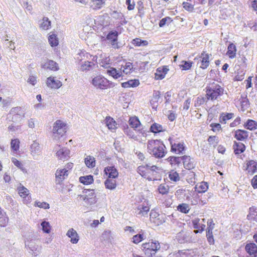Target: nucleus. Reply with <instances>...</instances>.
<instances>
[{
  "instance_id": "obj_36",
  "label": "nucleus",
  "mask_w": 257,
  "mask_h": 257,
  "mask_svg": "<svg viewBox=\"0 0 257 257\" xmlns=\"http://www.w3.org/2000/svg\"><path fill=\"white\" fill-rule=\"evenodd\" d=\"M208 188V184L206 182H202L196 186V191L198 193H204L207 191Z\"/></svg>"
},
{
  "instance_id": "obj_45",
  "label": "nucleus",
  "mask_w": 257,
  "mask_h": 257,
  "mask_svg": "<svg viewBox=\"0 0 257 257\" xmlns=\"http://www.w3.org/2000/svg\"><path fill=\"white\" fill-rule=\"evenodd\" d=\"M48 41L52 47L56 46L58 44V40L56 38V36L54 34L49 36Z\"/></svg>"
},
{
  "instance_id": "obj_48",
  "label": "nucleus",
  "mask_w": 257,
  "mask_h": 257,
  "mask_svg": "<svg viewBox=\"0 0 257 257\" xmlns=\"http://www.w3.org/2000/svg\"><path fill=\"white\" fill-rule=\"evenodd\" d=\"M43 231L47 233H49L50 232L51 226L50 223L46 221H43L41 224Z\"/></svg>"
},
{
  "instance_id": "obj_44",
  "label": "nucleus",
  "mask_w": 257,
  "mask_h": 257,
  "mask_svg": "<svg viewBox=\"0 0 257 257\" xmlns=\"http://www.w3.org/2000/svg\"><path fill=\"white\" fill-rule=\"evenodd\" d=\"M169 178L171 181L175 182H176L180 180L179 174L174 170H172L170 172L169 174Z\"/></svg>"
},
{
  "instance_id": "obj_15",
  "label": "nucleus",
  "mask_w": 257,
  "mask_h": 257,
  "mask_svg": "<svg viewBox=\"0 0 257 257\" xmlns=\"http://www.w3.org/2000/svg\"><path fill=\"white\" fill-rule=\"evenodd\" d=\"M181 159L183 161V165L185 169L191 170L195 167V163L194 160L190 156H182Z\"/></svg>"
},
{
  "instance_id": "obj_38",
  "label": "nucleus",
  "mask_w": 257,
  "mask_h": 257,
  "mask_svg": "<svg viewBox=\"0 0 257 257\" xmlns=\"http://www.w3.org/2000/svg\"><path fill=\"white\" fill-rule=\"evenodd\" d=\"M177 209L180 212L186 214L189 212L190 210V207L188 204L182 203L177 206Z\"/></svg>"
},
{
  "instance_id": "obj_33",
  "label": "nucleus",
  "mask_w": 257,
  "mask_h": 257,
  "mask_svg": "<svg viewBox=\"0 0 257 257\" xmlns=\"http://www.w3.org/2000/svg\"><path fill=\"white\" fill-rule=\"evenodd\" d=\"M243 125L245 128L251 131L257 129V122L252 119H248Z\"/></svg>"
},
{
  "instance_id": "obj_12",
  "label": "nucleus",
  "mask_w": 257,
  "mask_h": 257,
  "mask_svg": "<svg viewBox=\"0 0 257 257\" xmlns=\"http://www.w3.org/2000/svg\"><path fill=\"white\" fill-rule=\"evenodd\" d=\"M118 33L116 31L110 32L106 36V39L109 41L112 47L114 49H118L117 45Z\"/></svg>"
},
{
  "instance_id": "obj_60",
  "label": "nucleus",
  "mask_w": 257,
  "mask_h": 257,
  "mask_svg": "<svg viewBox=\"0 0 257 257\" xmlns=\"http://www.w3.org/2000/svg\"><path fill=\"white\" fill-rule=\"evenodd\" d=\"M183 8L189 12H192L194 10V7L191 4L187 2H184L183 3Z\"/></svg>"
},
{
  "instance_id": "obj_29",
  "label": "nucleus",
  "mask_w": 257,
  "mask_h": 257,
  "mask_svg": "<svg viewBox=\"0 0 257 257\" xmlns=\"http://www.w3.org/2000/svg\"><path fill=\"white\" fill-rule=\"evenodd\" d=\"M140 84L139 80H130L121 83V86L123 88L136 87Z\"/></svg>"
},
{
  "instance_id": "obj_21",
  "label": "nucleus",
  "mask_w": 257,
  "mask_h": 257,
  "mask_svg": "<svg viewBox=\"0 0 257 257\" xmlns=\"http://www.w3.org/2000/svg\"><path fill=\"white\" fill-rule=\"evenodd\" d=\"M170 144L171 145V151L172 152L178 154L183 153V151L184 150L185 148L184 143H173L171 142Z\"/></svg>"
},
{
  "instance_id": "obj_23",
  "label": "nucleus",
  "mask_w": 257,
  "mask_h": 257,
  "mask_svg": "<svg viewBox=\"0 0 257 257\" xmlns=\"http://www.w3.org/2000/svg\"><path fill=\"white\" fill-rule=\"evenodd\" d=\"M192 224L193 227L197 229V230H194L195 233L202 232L205 227L204 224L200 223V219L198 218H195L192 220Z\"/></svg>"
},
{
  "instance_id": "obj_56",
  "label": "nucleus",
  "mask_w": 257,
  "mask_h": 257,
  "mask_svg": "<svg viewBox=\"0 0 257 257\" xmlns=\"http://www.w3.org/2000/svg\"><path fill=\"white\" fill-rule=\"evenodd\" d=\"M182 63L184 64L180 66L181 68H182V70H187L191 68L192 62H188V61H182Z\"/></svg>"
},
{
  "instance_id": "obj_18",
  "label": "nucleus",
  "mask_w": 257,
  "mask_h": 257,
  "mask_svg": "<svg viewBox=\"0 0 257 257\" xmlns=\"http://www.w3.org/2000/svg\"><path fill=\"white\" fill-rule=\"evenodd\" d=\"M66 235L70 238V242L72 243L76 244L79 240V236L75 230L73 228L69 229L67 232Z\"/></svg>"
},
{
  "instance_id": "obj_28",
  "label": "nucleus",
  "mask_w": 257,
  "mask_h": 257,
  "mask_svg": "<svg viewBox=\"0 0 257 257\" xmlns=\"http://www.w3.org/2000/svg\"><path fill=\"white\" fill-rule=\"evenodd\" d=\"M105 123L109 130H114L117 128L115 121L111 117L107 116L105 118Z\"/></svg>"
},
{
  "instance_id": "obj_31",
  "label": "nucleus",
  "mask_w": 257,
  "mask_h": 257,
  "mask_svg": "<svg viewBox=\"0 0 257 257\" xmlns=\"http://www.w3.org/2000/svg\"><path fill=\"white\" fill-rule=\"evenodd\" d=\"M106 73L113 77L114 79H117L122 75V72L116 70L115 68L110 67L107 69Z\"/></svg>"
},
{
  "instance_id": "obj_10",
  "label": "nucleus",
  "mask_w": 257,
  "mask_h": 257,
  "mask_svg": "<svg viewBox=\"0 0 257 257\" xmlns=\"http://www.w3.org/2000/svg\"><path fill=\"white\" fill-rule=\"evenodd\" d=\"M60 146L57 145L54 149L56 151V155L59 160H65L70 158V151L66 148L59 149Z\"/></svg>"
},
{
  "instance_id": "obj_58",
  "label": "nucleus",
  "mask_w": 257,
  "mask_h": 257,
  "mask_svg": "<svg viewBox=\"0 0 257 257\" xmlns=\"http://www.w3.org/2000/svg\"><path fill=\"white\" fill-rule=\"evenodd\" d=\"M12 161L13 163V164L19 169H21L23 171L25 170L23 165L22 164L21 162L18 161L17 159L15 158H12Z\"/></svg>"
},
{
  "instance_id": "obj_64",
  "label": "nucleus",
  "mask_w": 257,
  "mask_h": 257,
  "mask_svg": "<svg viewBox=\"0 0 257 257\" xmlns=\"http://www.w3.org/2000/svg\"><path fill=\"white\" fill-rule=\"evenodd\" d=\"M251 184L254 189H257V175H255L251 179Z\"/></svg>"
},
{
  "instance_id": "obj_3",
  "label": "nucleus",
  "mask_w": 257,
  "mask_h": 257,
  "mask_svg": "<svg viewBox=\"0 0 257 257\" xmlns=\"http://www.w3.org/2000/svg\"><path fill=\"white\" fill-rule=\"evenodd\" d=\"M91 83L96 88L101 90L113 88L115 86L114 83L109 81L101 75L94 77L92 80Z\"/></svg>"
},
{
  "instance_id": "obj_20",
  "label": "nucleus",
  "mask_w": 257,
  "mask_h": 257,
  "mask_svg": "<svg viewBox=\"0 0 257 257\" xmlns=\"http://www.w3.org/2000/svg\"><path fill=\"white\" fill-rule=\"evenodd\" d=\"M41 67L46 69H49L52 71H57L59 69L58 64L53 60H48L45 63L42 64Z\"/></svg>"
},
{
  "instance_id": "obj_22",
  "label": "nucleus",
  "mask_w": 257,
  "mask_h": 257,
  "mask_svg": "<svg viewBox=\"0 0 257 257\" xmlns=\"http://www.w3.org/2000/svg\"><path fill=\"white\" fill-rule=\"evenodd\" d=\"M209 55L207 54H205L204 52L201 53L200 59L201 65L200 67L203 69H206L209 65Z\"/></svg>"
},
{
  "instance_id": "obj_17",
  "label": "nucleus",
  "mask_w": 257,
  "mask_h": 257,
  "mask_svg": "<svg viewBox=\"0 0 257 257\" xmlns=\"http://www.w3.org/2000/svg\"><path fill=\"white\" fill-rule=\"evenodd\" d=\"M104 172L108 178L115 179L118 175V173L114 166H108L105 168Z\"/></svg>"
},
{
  "instance_id": "obj_41",
  "label": "nucleus",
  "mask_w": 257,
  "mask_h": 257,
  "mask_svg": "<svg viewBox=\"0 0 257 257\" xmlns=\"http://www.w3.org/2000/svg\"><path fill=\"white\" fill-rule=\"evenodd\" d=\"M150 131L154 133H157L164 131L163 126L159 123H154L150 127Z\"/></svg>"
},
{
  "instance_id": "obj_13",
  "label": "nucleus",
  "mask_w": 257,
  "mask_h": 257,
  "mask_svg": "<svg viewBox=\"0 0 257 257\" xmlns=\"http://www.w3.org/2000/svg\"><path fill=\"white\" fill-rule=\"evenodd\" d=\"M46 84L48 87L52 89H58L62 85L60 80L55 79L54 77L52 76L47 78Z\"/></svg>"
},
{
  "instance_id": "obj_51",
  "label": "nucleus",
  "mask_w": 257,
  "mask_h": 257,
  "mask_svg": "<svg viewBox=\"0 0 257 257\" xmlns=\"http://www.w3.org/2000/svg\"><path fill=\"white\" fill-rule=\"evenodd\" d=\"M35 206H37L43 209H49L50 208L49 204L46 202H40L36 201L35 202Z\"/></svg>"
},
{
  "instance_id": "obj_62",
  "label": "nucleus",
  "mask_w": 257,
  "mask_h": 257,
  "mask_svg": "<svg viewBox=\"0 0 257 257\" xmlns=\"http://www.w3.org/2000/svg\"><path fill=\"white\" fill-rule=\"evenodd\" d=\"M217 137L216 136H210L208 139V141L210 144L214 145L217 143Z\"/></svg>"
},
{
  "instance_id": "obj_35",
  "label": "nucleus",
  "mask_w": 257,
  "mask_h": 257,
  "mask_svg": "<svg viewBox=\"0 0 257 257\" xmlns=\"http://www.w3.org/2000/svg\"><path fill=\"white\" fill-rule=\"evenodd\" d=\"M79 181L84 185H89L93 182V178L92 175L81 176L79 178Z\"/></svg>"
},
{
  "instance_id": "obj_37",
  "label": "nucleus",
  "mask_w": 257,
  "mask_h": 257,
  "mask_svg": "<svg viewBox=\"0 0 257 257\" xmlns=\"http://www.w3.org/2000/svg\"><path fill=\"white\" fill-rule=\"evenodd\" d=\"M104 4L103 0H92L91 7L94 10H98L102 7Z\"/></svg>"
},
{
  "instance_id": "obj_27",
  "label": "nucleus",
  "mask_w": 257,
  "mask_h": 257,
  "mask_svg": "<svg viewBox=\"0 0 257 257\" xmlns=\"http://www.w3.org/2000/svg\"><path fill=\"white\" fill-rule=\"evenodd\" d=\"M233 149L235 154H240L245 151V146L242 143H237L236 142H234L233 145Z\"/></svg>"
},
{
  "instance_id": "obj_53",
  "label": "nucleus",
  "mask_w": 257,
  "mask_h": 257,
  "mask_svg": "<svg viewBox=\"0 0 257 257\" xmlns=\"http://www.w3.org/2000/svg\"><path fill=\"white\" fill-rule=\"evenodd\" d=\"M19 141L18 139L12 140L11 145V148L15 151H17L19 149Z\"/></svg>"
},
{
  "instance_id": "obj_47",
  "label": "nucleus",
  "mask_w": 257,
  "mask_h": 257,
  "mask_svg": "<svg viewBox=\"0 0 257 257\" xmlns=\"http://www.w3.org/2000/svg\"><path fill=\"white\" fill-rule=\"evenodd\" d=\"M257 216V207L252 206L249 208V214L247 216L248 219H252L253 216Z\"/></svg>"
},
{
  "instance_id": "obj_14",
  "label": "nucleus",
  "mask_w": 257,
  "mask_h": 257,
  "mask_svg": "<svg viewBox=\"0 0 257 257\" xmlns=\"http://www.w3.org/2000/svg\"><path fill=\"white\" fill-rule=\"evenodd\" d=\"M67 170L66 169L57 170L55 173L56 182L57 184H60L63 180L68 176Z\"/></svg>"
},
{
  "instance_id": "obj_34",
  "label": "nucleus",
  "mask_w": 257,
  "mask_h": 257,
  "mask_svg": "<svg viewBox=\"0 0 257 257\" xmlns=\"http://www.w3.org/2000/svg\"><path fill=\"white\" fill-rule=\"evenodd\" d=\"M149 167H150V165L148 164L145 166H140L137 168V172L143 177L146 178L147 172L149 171Z\"/></svg>"
},
{
  "instance_id": "obj_39",
  "label": "nucleus",
  "mask_w": 257,
  "mask_h": 257,
  "mask_svg": "<svg viewBox=\"0 0 257 257\" xmlns=\"http://www.w3.org/2000/svg\"><path fill=\"white\" fill-rule=\"evenodd\" d=\"M85 163L88 168H93L95 165V158L92 156H87L85 159Z\"/></svg>"
},
{
  "instance_id": "obj_50",
  "label": "nucleus",
  "mask_w": 257,
  "mask_h": 257,
  "mask_svg": "<svg viewBox=\"0 0 257 257\" xmlns=\"http://www.w3.org/2000/svg\"><path fill=\"white\" fill-rule=\"evenodd\" d=\"M9 218L6 216L5 213H2L0 215V225L1 226H6L8 222Z\"/></svg>"
},
{
  "instance_id": "obj_8",
  "label": "nucleus",
  "mask_w": 257,
  "mask_h": 257,
  "mask_svg": "<svg viewBox=\"0 0 257 257\" xmlns=\"http://www.w3.org/2000/svg\"><path fill=\"white\" fill-rule=\"evenodd\" d=\"M66 126L65 123L62 121L57 120L54 124L53 133L54 135H59L62 136L66 132Z\"/></svg>"
},
{
  "instance_id": "obj_43",
  "label": "nucleus",
  "mask_w": 257,
  "mask_h": 257,
  "mask_svg": "<svg viewBox=\"0 0 257 257\" xmlns=\"http://www.w3.org/2000/svg\"><path fill=\"white\" fill-rule=\"evenodd\" d=\"M123 131L124 133L130 138L138 140L137 137L135 135L134 132L129 128L127 125L126 124L125 126H124Z\"/></svg>"
},
{
  "instance_id": "obj_46",
  "label": "nucleus",
  "mask_w": 257,
  "mask_h": 257,
  "mask_svg": "<svg viewBox=\"0 0 257 257\" xmlns=\"http://www.w3.org/2000/svg\"><path fill=\"white\" fill-rule=\"evenodd\" d=\"M122 72L124 73L127 74L128 73H130L131 70L133 68L132 63L131 62H127L125 64L124 66H121V69H122Z\"/></svg>"
},
{
  "instance_id": "obj_4",
  "label": "nucleus",
  "mask_w": 257,
  "mask_h": 257,
  "mask_svg": "<svg viewBox=\"0 0 257 257\" xmlns=\"http://www.w3.org/2000/svg\"><path fill=\"white\" fill-rule=\"evenodd\" d=\"M224 89L219 84L214 82L207 87L206 94L208 99L211 100L217 99L218 96L223 94Z\"/></svg>"
},
{
  "instance_id": "obj_61",
  "label": "nucleus",
  "mask_w": 257,
  "mask_h": 257,
  "mask_svg": "<svg viewBox=\"0 0 257 257\" xmlns=\"http://www.w3.org/2000/svg\"><path fill=\"white\" fill-rule=\"evenodd\" d=\"M91 66V62L89 61H85L84 63H82L81 65V70L82 71H84L86 70H88L89 68Z\"/></svg>"
},
{
  "instance_id": "obj_54",
  "label": "nucleus",
  "mask_w": 257,
  "mask_h": 257,
  "mask_svg": "<svg viewBox=\"0 0 257 257\" xmlns=\"http://www.w3.org/2000/svg\"><path fill=\"white\" fill-rule=\"evenodd\" d=\"M144 239L143 235L141 234H138L134 235L132 238V241L135 243H139L142 240Z\"/></svg>"
},
{
  "instance_id": "obj_2",
  "label": "nucleus",
  "mask_w": 257,
  "mask_h": 257,
  "mask_svg": "<svg viewBox=\"0 0 257 257\" xmlns=\"http://www.w3.org/2000/svg\"><path fill=\"white\" fill-rule=\"evenodd\" d=\"M161 248L160 243L156 240H151L149 242L144 243L142 245V249L148 257L155 255Z\"/></svg>"
},
{
  "instance_id": "obj_24",
  "label": "nucleus",
  "mask_w": 257,
  "mask_h": 257,
  "mask_svg": "<svg viewBox=\"0 0 257 257\" xmlns=\"http://www.w3.org/2000/svg\"><path fill=\"white\" fill-rule=\"evenodd\" d=\"M10 114L13 115L12 119H14V117L16 118L18 117L19 118L25 117V113L20 107H15L13 108L10 111Z\"/></svg>"
},
{
  "instance_id": "obj_57",
  "label": "nucleus",
  "mask_w": 257,
  "mask_h": 257,
  "mask_svg": "<svg viewBox=\"0 0 257 257\" xmlns=\"http://www.w3.org/2000/svg\"><path fill=\"white\" fill-rule=\"evenodd\" d=\"M134 44L137 46H145L148 44L147 41H142L139 39H136L134 40Z\"/></svg>"
},
{
  "instance_id": "obj_63",
  "label": "nucleus",
  "mask_w": 257,
  "mask_h": 257,
  "mask_svg": "<svg viewBox=\"0 0 257 257\" xmlns=\"http://www.w3.org/2000/svg\"><path fill=\"white\" fill-rule=\"evenodd\" d=\"M168 119L170 120V121H173L175 119L176 116V115H175V113L171 111V110H169L168 111Z\"/></svg>"
},
{
  "instance_id": "obj_25",
  "label": "nucleus",
  "mask_w": 257,
  "mask_h": 257,
  "mask_svg": "<svg viewBox=\"0 0 257 257\" xmlns=\"http://www.w3.org/2000/svg\"><path fill=\"white\" fill-rule=\"evenodd\" d=\"M257 170V163L253 160H250L246 164V170L248 174L252 175Z\"/></svg>"
},
{
  "instance_id": "obj_49",
  "label": "nucleus",
  "mask_w": 257,
  "mask_h": 257,
  "mask_svg": "<svg viewBox=\"0 0 257 257\" xmlns=\"http://www.w3.org/2000/svg\"><path fill=\"white\" fill-rule=\"evenodd\" d=\"M158 190L160 194H166L169 192V187L165 184H161L159 186Z\"/></svg>"
},
{
  "instance_id": "obj_32",
  "label": "nucleus",
  "mask_w": 257,
  "mask_h": 257,
  "mask_svg": "<svg viewBox=\"0 0 257 257\" xmlns=\"http://www.w3.org/2000/svg\"><path fill=\"white\" fill-rule=\"evenodd\" d=\"M104 185L106 188L110 190H113L116 187V181L114 179L108 178L105 180Z\"/></svg>"
},
{
  "instance_id": "obj_1",
  "label": "nucleus",
  "mask_w": 257,
  "mask_h": 257,
  "mask_svg": "<svg viewBox=\"0 0 257 257\" xmlns=\"http://www.w3.org/2000/svg\"><path fill=\"white\" fill-rule=\"evenodd\" d=\"M165 149V146L160 140H151L148 142V153L157 158H161L165 156L167 153Z\"/></svg>"
},
{
  "instance_id": "obj_40",
  "label": "nucleus",
  "mask_w": 257,
  "mask_h": 257,
  "mask_svg": "<svg viewBox=\"0 0 257 257\" xmlns=\"http://www.w3.org/2000/svg\"><path fill=\"white\" fill-rule=\"evenodd\" d=\"M40 28L43 30L48 29L51 25V22L47 17L43 18L42 22L40 24Z\"/></svg>"
},
{
  "instance_id": "obj_19",
  "label": "nucleus",
  "mask_w": 257,
  "mask_h": 257,
  "mask_svg": "<svg viewBox=\"0 0 257 257\" xmlns=\"http://www.w3.org/2000/svg\"><path fill=\"white\" fill-rule=\"evenodd\" d=\"M248 137V132L243 130H237L235 132L234 138L240 141H245Z\"/></svg>"
},
{
  "instance_id": "obj_42",
  "label": "nucleus",
  "mask_w": 257,
  "mask_h": 257,
  "mask_svg": "<svg viewBox=\"0 0 257 257\" xmlns=\"http://www.w3.org/2000/svg\"><path fill=\"white\" fill-rule=\"evenodd\" d=\"M233 115L232 113H222L219 117V121L222 123H226V120L232 118Z\"/></svg>"
},
{
  "instance_id": "obj_7",
  "label": "nucleus",
  "mask_w": 257,
  "mask_h": 257,
  "mask_svg": "<svg viewBox=\"0 0 257 257\" xmlns=\"http://www.w3.org/2000/svg\"><path fill=\"white\" fill-rule=\"evenodd\" d=\"M129 124L132 128H134V130L137 131L140 134H141L144 137H146V131L144 130L143 128H141L142 127V125L138 117H131L129 120Z\"/></svg>"
},
{
  "instance_id": "obj_59",
  "label": "nucleus",
  "mask_w": 257,
  "mask_h": 257,
  "mask_svg": "<svg viewBox=\"0 0 257 257\" xmlns=\"http://www.w3.org/2000/svg\"><path fill=\"white\" fill-rule=\"evenodd\" d=\"M165 76V73H161V71L159 70V68L157 70V72L155 73V79L157 80L163 79Z\"/></svg>"
},
{
  "instance_id": "obj_11",
  "label": "nucleus",
  "mask_w": 257,
  "mask_h": 257,
  "mask_svg": "<svg viewBox=\"0 0 257 257\" xmlns=\"http://www.w3.org/2000/svg\"><path fill=\"white\" fill-rule=\"evenodd\" d=\"M83 192L85 194V196L83 200L89 204H93L96 202V195L94 189H85Z\"/></svg>"
},
{
  "instance_id": "obj_6",
  "label": "nucleus",
  "mask_w": 257,
  "mask_h": 257,
  "mask_svg": "<svg viewBox=\"0 0 257 257\" xmlns=\"http://www.w3.org/2000/svg\"><path fill=\"white\" fill-rule=\"evenodd\" d=\"M38 239L26 238L25 246H27L33 252L34 255H37L40 251L41 247L37 244Z\"/></svg>"
},
{
  "instance_id": "obj_26",
  "label": "nucleus",
  "mask_w": 257,
  "mask_h": 257,
  "mask_svg": "<svg viewBox=\"0 0 257 257\" xmlns=\"http://www.w3.org/2000/svg\"><path fill=\"white\" fill-rule=\"evenodd\" d=\"M30 151L33 156L39 154L41 152L39 144L36 141H33L31 145Z\"/></svg>"
},
{
  "instance_id": "obj_5",
  "label": "nucleus",
  "mask_w": 257,
  "mask_h": 257,
  "mask_svg": "<svg viewBox=\"0 0 257 257\" xmlns=\"http://www.w3.org/2000/svg\"><path fill=\"white\" fill-rule=\"evenodd\" d=\"M150 207L148 201L145 200L138 205L135 209L136 215L139 217H147Z\"/></svg>"
},
{
  "instance_id": "obj_52",
  "label": "nucleus",
  "mask_w": 257,
  "mask_h": 257,
  "mask_svg": "<svg viewBox=\"0 0 257 257\" xmlns=\"http://www.w3.org/2000/svg\"><path fill=\"white\" fill-rule=\"evenodd\" d=\"M172 21V20L170 17H167L160 21L159 25L160 27H163L166 25H169Z\"/></svg>"
},
{
  "instance_id": "obj_55",
  "label": "nucleus",
  "mask_w": 257,
  "mask_h": 257,
  "mask_svg": "<svg viewBox=\"0 0 257 257\" xmlns=\"http://www.w3.org/2000/svg\"><path fill=\"white\" fill-rule=\"evenodd\" d=\"M102 238L104 240H111L112 236L111 235V231L109 230H106L103 232L102 234Z\"/></svg>"
},
{
  "instance_id": "obj_30",
  "label": "nucleus",
  "mask_w": 257,
  "mask_h": 257,
  "mask_svg": "<svg viewBox=\"0 0 257 257\" xmlns=\"http://www.w3.org/2000/svg\"><path fill=\"white\" fill-rule=\"evenodd\" d=\"M236 46L233 43L230 44L228 46L227 52L226 53V54L228 56L229 58H234L236 56Z\"/></svg>"
},
{
  "instance_id": "obj_16",
  "label": "nucleus",
  "mask_w": 257,
  "mask_h": 257,
  "mask_svg": "<svg viewBox=\"0 0 257 257\" xmlns=\"http://www.w3.org/2000/svg\"><path fill=\"white\" fill-rule=\"evenodd\" d=\"M245 249L250 257H257V245L254 243L246 244Z\"/></svg>"
},
{
  "instance_id": "obj_9",
  "label": "nucleus",
  "mask_w": 257,
  "mask_h": 257,
  "mask_svg": "<svg viewBox=\"0 0 257 257\" xmlns=\"http://www.w3.org/2000/svg\"><path fill=\"white\" fill-rule=\"evenodd\" d=\"M17 191L21 196L23 198V201L25 204H28L30 202L31 196L29 195V191L21 184L17 187Z\"/></svg>"
}]
</instances>
